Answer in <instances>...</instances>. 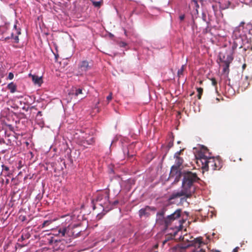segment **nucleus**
<instances>
[{"label":"nucleus","instance_id":"nucleus-1","mask_svg":"<svg viewBox=\"0 0 252 252\" xmlns=\"http://www.w3.org/2000/svg\"><path fill=\"white\" fill-rule=\"evenodd\" d=\"M209 150L207 148H203L202 151L196 156V163L202 165L203 173L208 171L209 169L212 170H219L222 167V162L219 158H215L213 157H208L206 154Z\"/></svg>","mask_w":252,"mask_h":252},{"label":"nucleus","instance_id":"nucleus-2","mask_svg":"<svg viewBox=\"0 0 252 252\" xmlns=\"http://www.w3.org/2000/svg\"><path fill=\"white\" fill-rule=\"evenodd\" d=\"M196 175L197 174H185L182 183L183 189L180 192L172 193L168 198L169 201L182 196L189 197L194 191L192 183L199 180Z\"/></svg>","mask_w":252,"mask_h":252},{"label":"nucleus","instance_id":"nucleus-3","mask_svg":"<svg viewBox=\"0 0 252 252\" xmlns=\"http://www.w3.org/2000/svg\"><path fill=\"white\" fill-rule=\"evenodd\" d=\"M232 38L233 40L232 49L233 51L237 47L240 50L242 56L245 54L247 49L243 48V39L241 37V29L239 27H236L233 31Z\"/></svg>","mask_w":252,"mask_h":252},{"label":"nucleus","instance_id":"nucleus-4","mask_svg":"<svg viewBox=\"0 0 252 252\" xmlns=\"http://www.w3.org/2000/svg\"><path fill=\"white\" fill-rule=\"evenodd\" d=\"M183 163V158L175 159L174 164L171 167L170 173H193L189 169H186L187 166Z\"/></svg>","mask_w":252,"mask_h":252},{"label":"nucleus","instance_id":"nucleus-5","mask_svg":"<svg viewBox=\"0 0 252 252\" xmlns=\"http://www.w3.org/2000/svg\"><path fill=\"white\" fill-rule=\"evenodd\" d=\"M92 67V63L87 60L80 61L77 67V75H82L87 71L90 70Z\"/></svg>","mask_w":252,"mask_h":252},{"label":"nucleus","instance_id":"nucleus-6","mask_svg":"<svg viewBox=\"0 0 252 252\" xmlns=\"http://www.w3.org/2000/svg\"><path fill=\"white\" fill-rule=\"evenodd\" d=\"M47 242L51 245L53 246V248L54 251H63L65 248V246L63 245V242L61 240H55L53 236L50 234H48L47 238Z\"/></svg>","mask_w":252,"mask_h":252},{"label":"nucleus","instance_id":"nucleus-7","mask_svg":"<svg viewBox=\"0 0 252 252\" xmlns=\"http://www.w3.org/2000/svg\"><path fill=\"white\" fill-rule=\"evenodd\" d=\"M235 53V50L233 51L232 50V53L227 55L226 59H225V54L222 52L219 53V57L220 60L224 63L225 67L223 68L224 72H226L228 69L229 64L233 60V55Z\"/></svg>","mask_w":252,"mask_h":252},{"label":"nucleus","instance_id":"nucleus-8","mask_svg":"<svg viewBox=\"0 0 252 252\" xmlns=\"http://www.w3.org/2000/svg\"><path fill=\"white\" fill-rule=\"evenodd\" d=\"M156 208L155 207L146 206L144 208H141L139 211V216L140 218L143 217H148L150 215L151 211H155Z\"/></svg>","mask_w":252,"mask_h":252},{"label":"nucleus","instance_id":"nucleus-9","mask_svg":"<svg viewBox=\"0 0 252 252\" xmlns=\"http://www.w3.org/2000/svg\"><path fill=\"white\" fill-rule=\"evenodd\" d=\"M72 237L76 238L81 235V233L83 232L81 228L80 224H71Z\"/></svg>","mask_w":252,"mask_h":252},{"label":"nucleus","instance_id":"nucleus-10","mask_svg":"<svg viewBox=\"0 0 252 252\" xmlns=\"http://www.w3.org/2000/svg\"><path fill=\"white\" fill-rule=\"evenodd\" d=\"M181 210L177 209L172 214L167 216V221L168 222L169 225L176 220H177L181 217Z\"/></svg>","mask_w":252,"mask_h":252},{"label":"nucleus","instance_id":"nucleus-11","mask_svg":"<svg viewBox=\"0 0 252 252\" xmlns=\"http://www.w3.org/2000/svg\"><path fill=\"white\" fill-rule=\"evenodd\" d=\"M250 85L249 78L246 76L244 77H242L239 82V89L242 92L245 91Z\"/></svg>","mask_w":252,"mask_h":252},{"label":"nucleus","instance_id":"nucleus-12","mask_svg":"<svg viewBox=\"0 0 252 252\" xmlns=\"http://www.w3.org/2000/svg\"><path fill=\"white\" fill-rule=\"evenodd\" d=\"M80 144L84 147L87 148L89 145H93L95 142V139L93 137H87L80 141Z\"/></svg>","mask_w":252,"mask_h":252},{"label":"nucleus","instance_id":"nucleus-13","mask_svg":"<svg viewBox=\"0 0 252 252\" xmlns=\"http://www.w3.org/2000/svg\"><path fill=\"white\" fill-rule=\"evenodd\" d=\"M156 222L158 224L163 225L165 228H167L169 225L167 221V217L157 216Z\"/></svg>","mask_w":252,"mask_h":252},{"label":"nucleus","instance_id":"nucleus-14","mask_svg":"<svg viewBox=\"0 0 252 252\" xmlns=\"http://www.w3.org/2000/svg\"><path fill=\"white\" fill-rule=\"evenodd\" d=\"M204 243L202 241V238L201 237H197L195 239H194L192 241H190L189 242V244L188 245L187 247H185V248H188L189 246H196L197 244L199 245V247H200V246L202 244H204Z\"/></svg>","mask_w":252,"mask_h":252},{"label":"nucleus","instance_id":"nucleus-15","mask_svg":"<svg viewBox=\"0 0 252 252\" xmlns=\"http://www.w3.org/2000/svg\"><path fill=\"white\" fill-rule=\"evenodd\" d=\"M68 94L69 95L77 96L79 94H83V89L73 87L70 90Z\"/></svg>","mask_w":252,"mask_h":252},{"label":"nucleus","instance_id":"nucleus-16","mask_svg":"<svg viewBox=\"0 0 252 252\" xmlns=\"http://www.w3.org/2000/svg\"><path fill=\"white\" fill-rule=\"evenodd\" d=\"M66 229V223L64 224H62L61 226L58 227L57 230L58 231V233L57 235L60 237H65V232Z\"/></svg>","mask_w":252,"mask_h":252},{"label":"nucleus","instance_id":"nucleus-17","mask_svg":"<svg viewBox=\"0 0 252 252\" xmlns=\"http://www.w3.org/2000/svg\"><path fill=\"white\" fill-rule=\"evenodd\" d=\"M71 224H67L66 223V229L65 232V237H72Z\"/></svg>","mask_w":252,"mask_h":252},{"label":"nucleus","instance_id":"nucleus-18","mask_svg":"<svg viewBox=\"0 0 252 252\" xmlns=\"http://www.w3.org/2000/svg\"><path fill=\"white\" fill-rule=\"evenodd\" d=\"M7 88L10 91L11 93L13 94L17 91V85L13 82H11L7 85Z\"/></svg>","mask_w":252,"mask_h":252},{"label":"nucleus","instance_id":"nucleus-19","mask_svg":"<svg viewBox=\"0 0 252 252\" xmlns=\"http://www.w3.org/2000/svg\"><path fill=\"white\" fill-rule=\"evenodd\" d=\"M32 76V80L35 84L40 85L41 83V78L38 76L30 74Z\"/></svg>","mask_w":252,"mask_h":252},{"label":"nucleus","instance_id":"nucleus-20","mask_svg":"<svg viewBox=\"0 0 252 252\" xmlns=\"http://www.w3.org/2000/svg\"><path fill=\"white\" fill-rule=\"evenodd\" d=\"M53 221V220H44L43 223L39 226L41 228H43L46 226H49L50 224H51Z\"/></svg>","mask_w":252,"mask_h":252},{"label":"nucleus","instance_id":"nucleus-21","mask_svg":"<svg viewBox=\"0 0 252 252\" xmlns=\"http://www.w3.org/2000/svg\"><path fill=\"white\" fill-rule=\"evenodd\" d=\"M186 64L182 65L181 68L178 70V72H177V75H178V77L180 78L183 75V72H184L185 69H186Z\"/></svg>","mask_w":252,"mask_h":252},{"label":"nucleus","instance_id":"nucleus-22","mask_svg":"<svg viewBox=\"0 0 252 252\" xmlns=\"http://www.w3.org/2000/svg\"><path fill=\"white\" fill-rule=\"evenodd\" d=\"M197 91L198 92L197 97L199 99H201V95L203 94V90L202 88H197Z\"/></svg>","mask_w":252,"mask_h":252},{"label":"nucleus","instance_id":"nucleus-23","mask_svg":"<svg viewBox=\"0 0 252 252\" xmlns=\"http://www.w3.org/2000/svg\"><path fill=\"white\" fill-rule=\"evenodd\" d=\"M165 211V209H162L160 211L157 213V216L164 217Z\"/></svg>","mask_w":252,"mask_h":252},{"label":"nucleus","instance_id":"nucleus-24","mask_svg":"<svg viewBox=\"0 0 252 252\" xmlns=\"http://www.w3.org/2000/svg\"><path fill=\"white\" fill-rule=\"evenodd\" d=\"M184 151V149L181 150L180 151L177 152L174 154V157L175 159H177V158H181L180 157V155H181V153Z\"/></svg>","mask_w":252,"mask_h":252},{"label":"nucleus","instance_id":"nucleus-25","mask_svg":"<svg viewBox=\"0 0 252 252\" xmlns=\"http://www.w3.org/2000/svg\"><path fill=\"white\" fill-rule=\"evenodd\" d=\"M231 3L230 1H228L227 4H222L221 6V8L223 9L228 8L230 7V5Z\"/></svg>","mask_w":252,"mask_h":252},{"label":"nucleus","instance_id":"nucleus-26","mask_svg":"<svg viewBox=\"0 0 252 252\" xmlns=\"http://www.w3.org/2000/svg\"><path fill=\"white\" fill-rule=\"evenodd\" d=\"M108 167H109V169L110 170L111 172L115 173V172H118V171L117 170L116 168H115V167L113 165H109Z\"/></svg>","mask_w":252,"mask_h":252},{"label":"nucleus","instance_id":"nucleus-27","mask_svg":"<svg viewBox=\"0 0 252 252\" xmlns=\"http://www.w3.org/2000/svg\"><path fill=\"white\" fill-rule=\"evenodd\" d=\"M93 5H94L95 7H100L101 4V2L100 1H93Z\"/></svg>","mask_w":252,"mask_h":252},{"label":"nucleus","instance_id":"nucleus-28","mask_svg":"<svg viewBox=\"0 0 252 252\" xmlns=\"http://www.w3.org/2000/svg\"><path fill=\"white\" fill-rule=\"evenodd\" d=\"M212 84L214 86H217V81H216V79L214 78H212L211 79Z\"/></svg>","mask_w":252,"mask_h":252},{"label":"nucleus","instance_id":"nucleus-29","mask_svg":"<svg viewBox=\"0 0 252 252\" xmlns=\"http://www.w3.org/2000/svg\"><path fill=\"white\" fill-rule=\"evenodd\" d=\"M13 78H14V74H13V73H12V72L9 73L8 77L7 78V79L12 80V79H13Z\"/></svg>","mask_w":252,"mask_h":252},{"label":"nucleus","instance_id":"nucleus-30","mask_svg":"<svg viewBox=\"0 0 252 252\" xmlns=\"http://www.w3.org/2000/svg\"><path fill=\"white\" fill-rule=\"evenodd\" d=\"M2 171H9V168L5 165H2Z\"/></svg>","mask_w":252,"mask_h":252},{"label":"nucleus","instance_id":"nucleus-31","mask_svg":"<svg viewBox=\"0 0 252 252\" xmlns=\"http://www.w3.org/2000/svg\"><path fill=\"white\" fill-rule=\"evenodd\" d=\"M107 99L108 102H109L112 98V94L110 93L109 95L107 96Z\"/></svg>","mask_w":252,"mask_h":252},{"label":"nucleus","instance_id":"nucleus-32","mask_svg":"<svg viewBox=\"0 0 252 252\" xmlns=\"http://www.w3.org/2000/svg\"><path fill=\"white\" fill-rule=\"evenodd\" d=\"M119 44H120V46L122 47H125L127 45V44L125 42H121Z\"/></svg>","mask_w":252,"mask_h":252},{"label":"nucleus","instance_id":"nucleus-33","mask_svg":"<svg viewBox=\"0 0 252 252\" xmlns=\"http://www.w3.org/2000/svg\"><path fill=\"white\" fill-rule=\"evenodd\" d=\"M173 145V140H172L171 141H170L168 144V147L169 148H170L172 147Z\"/></svg>","mask_w":252,"mask_h":252},{"label":"nucleus","instance_id":"nucleus-34","mask_svg":"<svg viewBox=\"0 0 252 252\" xmlns=\"http://www.w3.org/2000/svg\"><path fill=\"white\" fill-rule=\"evenodd\" d=\"M185 16L184 14L181 15L179 16V19L181 21H183L185 19Z\"/></svg>","mask_w":252,"mask_h":252},{"label":"nucleus","instance_id":"nucleus-35","mask_svg":"<svg viewBox=\"0 0 252 252\" xmlns=\"http://www.w3.org/2000/svg\"><path fill=\"white\" fill-rule=\"evenodd\" d=\"M24 236L25 239H29L31 237V234L29 233H27Z\"/></svg>","mask_w":252,"mask_h":252},{"label":"nucleus","instance_id":"nucleus-36","mask_svg":"<svg viewBox=\"0 0 252 252\" xmlns=\"http://www.w3.org/2000/svg\"><path fill=\"white\" fill-rule=\"evenodd\" d=\"M199 252V251H197L196 249L193 248L189 250V252Z\"/></svg>","mask_w":252,"mask_h":252},{"label":"nucleus","instance_id":"nucleus-37","mask_svg":"<svg viewBox=\"0 0 252 252\" xmlns=\"http://www.w3.org/2000/svg\"><path fill=\"white\" fill-rule=\"evenodd\" d=\"M239 249V247H236L235 249H233L232 252H238V250Z\"/></svg>","mask_w":252,"mask_h":252},{"label":"nucleus","instance_id":"nucleus-38","mask_svg":"<svg viewBox=\"0 0 252 252\" xmlns=\"http://www.w3.org/2000/svg\"><path fill=\"white\" fill-rule=\"evenodd\" d=\"M11 37L14 38L16 40H18V36H15V37H13V34H11Z\"/></svg>","mask_w":252,"mask_h":252},{"label":"nucleus","instance_id":"nucleus-39","mask_svg":"<svg viewBox=\"0 0 252 252\" xmlns=\"http://www.w3.org/2000/svg\"><path fill=\"white\" fill-rule=\"evenodd\" d=\"M245 24V22H242L240 23L239 26L238 27H239L240 28L241 27H243L244 25Z\"/></svg>","mask_w":252,"mask_h":252},{"label":"nucleus","instance_id":"nucleus-40","mask_svg":"<svg viewBox=\"0 0 252 252\" xmlns=\"http://www.w3.org/2000/svg\"><path fill=\"white\" fill-rule=\"evenodd\" d=\"M181 175L182 174H178V176L176 177V179L178 178V180H179V179L181 177Z\"/></svg>","mask_w":252,"mask_h":252},{"label":"nucleus","instance_id":"nucleus-41","mask_svg":"<svg viewBox=\"0 0 252 252\" xmlns=\"http://www.w3.org/2000/svg\"><path fill=\"white\" fill-rule=\"evenodd\" d=\"M42 115V112L41 111H38L37 116H41Z\"/></svg>","mask_w":252,"mask_h":252},{"label":"nucleus","instance_id":"nucleus-42","mask_svg":"<svg viewBox=\"0 0 252 252\" xmlns=\"http://www.w3.org/2000/svg\"><path fill=\"white\" fill-rule=\"evenodd\" d=\"M246 64H244L243 65V66H242L243 69V70H244V69H245V68H246Z\"/></svg>","mask_w":252,"mask_h":252},{"label":"nucleus","instance_id":"nucleus-43","mask_svg":"<svg viewBox=\"0 0 252 252\" xmlns=\"http://www.w3.org/2000/svg\"><path fill=\"white\" fill-rule=\"evenodd\" d=\"M182 240H183V241H187V240H188V239H186V238H185V237H184L182 238Z\"/></svg>","mask_w":252,"mask_h":252},{"label":"nucleus","instance_id":"nucleus-44","mask_svg":"<svg viewBox=\"0 0 252 252\" xmlns=\"http://www.w3.org/2000/svg\"><path fill=\"white\" fill-rule=\"evenodd\" d=\"M21 239H22V240L26 239L25 238V236H24V235H22V236H21Z\"/></svg>","mask_w":252,"mask_h":252},{"label":"nucleus","instance_id":"nucleus-45","mask_svg":"<svg viewBox=\"0 0 252 252\" xmlns=\"http://www.w3.org/2000/svg\"><path fill=\"white\" fill-rule=\"evenodd\" d=\"M25 219H26V217L25 216H23V218H22V220L24 221L25 220Z\"/></svg>","mask_w":252,"mask_h":252},{"label":"nucleus","instance_id":"nucleus-46","mask_svg":"<svg viewBox=\"0 0 252 252\" xmlns=\"http://www.w3.org/2000/svg\"><path fill=\"white\" fill-rule=\"evenodd\" d=\"M19 247H20V248H22V247H23V245H22L19 244Z\"/></svg>","mask_w":252,"mask_h":252},{"label":"nucleus","instance_id":"nucleus-47","mask_svg":"<svg viewBox=\"0 0 252 252\" xmlns=\"http://www.w3.org/2000/svg\"><path fill=\"white\" fill-rule=\"evenodd\" d=\"M166 242V240H165L163 242V244H165V243Z\"/></svg>","mask_w":252,"mask_h":252},{"label":"nucleus","instance_id":"nucleus-48","mask_svg":"<svg viewBox=\"0 0 252 252\" xmlns=\"http://www.w3.org/2000/svg\"><path fill=\"white\" fill-rule=\"evenodd\" d=\"M250 50L252 51V47H251V48H250Z\"/></svg>","mask_w":252,"mask_h":252},{"label":"nucleus","instance_id":"nucleus-49","mask_svg":"<svg viewBox=\"0 0 252 252\" xmlns=\"http://www.w3.org/2000/svg\"><path fill=\"white\" fill-rule=\"evenodd\" d=\"M14 27L15 28H16V25H14Z\"/></svg>","mask_w":252,"mask_h":252},{"label":"nucleus","instance_id":"nucleus-50","mask_svg":"<svg viewBox=\"0 0 252 252\" xmlns=\"http://www.w3.org/2000/svg\"><path fill=\"white\" fill-rule=\"evenodd\" d=\"M239 160H240V161H241V160H242V158H239Z\"/></svg>","mask_w":252,"mask_h":252},{"label":"nucleus","instance_id":"nucleus-51","mask_svg":"<svg viewBox=\"0 0 252 252\" xmlns=\"http://www.w3.org/2000/svg\"><path fill=\"white\" fill-rule=\"evenodd\" d=\"M18 34H20V32H18Z\"/></svg>","mask_w":252,"mask_h":252},{"label":"nucleus","instance_id":"nucleus-52","mask_svg":"<svg viewBox=\"0 0 252 252\" xmlns=\"http://www.w3.org/2000/svg\"><path fill=\"white\" fill-rule=\"evenodd\" d=\"M19 174H21V173H22V172H21V171H20V172H19Z\"/></svg>","mask_w":252,"mask_h":252},{"label":"nucleus","instance_id":"nucleus-53","mask_svg":"<svg viewBox=\"0 0 252 252\" xmlns=\"http://www.w3.org/2000/svg\"><path fill=\"white\" fill-rule=\"evenodd\" d=\"M246 1H248V0H245Z\"/></svg>","mask_w":252,"mask_h":252}]
</instances>
